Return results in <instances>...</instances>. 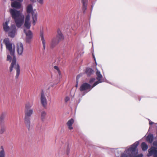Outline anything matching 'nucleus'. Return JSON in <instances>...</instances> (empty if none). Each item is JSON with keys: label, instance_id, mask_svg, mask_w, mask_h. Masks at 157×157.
Returning a JSON list of instances; mask_svg holds the SVG:
<instances>
[{"label": "nucleus", "instance_id": "f257e3e1", "mask_svg": "<svg viewBox=\"0 0 157 157\" xmlns=\"http://www.w3.org/2000/svg\"><path fill=\"white\" fill-rule=\"evenodd\" d=\"M3 42L6 45V48L10 52V54L13 56L12 62L10 67V71L11 72L14 67L16 70V75L15 76L16 78H17L20 73V66L18 64H16V59L14 55V50L12 49V44L10 42L8 38H6L3 40Z\"/></svg>", "mask_w": 157, "mask_h": 157}, {"label": "nucleus", "instance_id": "f03ea898", "mask_svg": "<svg viewBox=\"0 0 157 157\" xmlns=\"http://www.w3.org/2000/svg\"><path fill=\"white\" fill-rule=\"evenodd\" d=\"M33 104L29 102H27L25 105L24 110V123L28 131L30 130L31 118L30 117L33 114V110L31 108L33 106Z\"/></svg>", "mask_w": 157, "mask_h": 157}, {"label": "nucleus", "instance_id": "7ed1b4c3", "mask_svg": "<svg viewBox=\"0 0 157 157\" xmlns=\"http://www.w3.org/2000/svg\"><path fill=\"white\" fill-rule=\"evenodd\" d=\"M10 12L12 18L14 19L17 28H20L24 21V16L20 11L14 9H10Z\"/></svg>", "mask_w": 157, "mask_h": 157}, {"label": "nucleus", "instance_id": "20e7f679", "mask_svg": "<svg viewBox=\"0 0 157 157\" xmlns=\"http://www.w3.org/2000/svg\"><path fill=\"white\" fill-rule=\"evenodd\" d=\"M139 142L136 141L127 150H126L124 153L122 154L121 157H132L136 152V148L138 145Z\"/></svg>", "mask_w": 157, "mask_h": 157}, {"label": "nucleus", "instance_id": "39448f33", "mask_svg": "<svg viewBox=\"0 0 157 157\" xmlns=\"http://www.w3.org/2000/svg\"><path fill=\"white\" fill-rule=\"evenodd\" d=\"M26 12L28 14L31 13L33 18V25H35L36 21H37V14L36 13H34L33 11V6L31 4L28 5L26 8Z\"/></svg>", "mask_w": 157, "mask_h": 157}, {"label": "nucleus", "instance_id": "423d86ee", "mask_svg": "<svg viewBox=\"0 0 157 157\" xmlns=\"http://www.w3.org/2000/svg\"><path fill=\"white\" fill-rule=\"evenodd\" d=\"M96 75H97L96 79L98 81L95 82L94 83L92 86V88H93L97 85L99 83L103 82H104V80L102 78V75L101 74L100 71L97 70Z\"/></svg>", "mask_w": 157, "mask_h": 157}, {"label": "nucleus", "instance_id": "0eeeda50", "mask_svg": "<svg viewBox=\"0 0 157 157\" xmlns=\"http://www.w3.org/2000/svg\"><path fill=\"white\" fill-rule=\"evenodd\" d=\"M24 32L25 33L26 37L25 40L26 43H30L33 37V33L30 30L28 31L25 29H24Z\"/></svg>", "mask_w": 157, "mask_h": 157}, {"label": "nucleus", "instance_id": "6e6552de", "mask_svg": "<svg viewBox=\"0 0 157 157\" xmlns=\"http://www.w3.org/2000/svg\"><path fill=\"white\" fill-rule=\"evenodd\" d=\"M9 31V36L12 38H13L17 33L15 25H12Z\"/></svg>", "mask_w": 157, "mask_h": 157}, {"label": "nucleus", "instance_id": "1a4fd4ad", "mask_svg": "<svg viewBox=\"0 0 157 157\" xmlns=\"http://www.w3.org/2000/svg\"><path fill=\"white\" fill-rule=\"evenodd\" d=\"M40 102L43 107L45 108L47 105V99L44 95L43 90H42L41 92Z\"/></svg>", "mask_w": 157, "mask_h": 157}, {"label": "nucleus", "instance_id": "9d476101", "mask_svg": "<svg viewBox=\"0 0 157 157\" xmlns=\"http://www.w3.org/2000/svg\"><path fill=\"white\" fill-rule=\"evenodd\" d=\"M93 88L92 86L88 83L85 82L82 84L80 87V90L81 91L89 90H90Z\"/></svg>", "mask_w": 157, "mask_h": 157}, {"label": "nucleus", "instance_id": "9b49d317", "mask_svg": "<svg viewBox=\"0 0 157 157\" xmlns=\"http://www.w3.org/2000/svg\"><path fill=\"white\" fill-rule=\"evenodd\" d=\"M30 15L27 14L24 23V27L28 29H29L31 27V23L30 21Z\"/></svg>", "mask_w": 157, "mask_h": 157}, {"label": "nucleus", "instance_id": "f8f14e48", "mask_svg": "<svg viewBox=\"0 0 157 157\" xmlns=\"http://www.w3.org/2000/svg\"><path fill=\"white\" fill-rule=\"evenodd\" d=\"M17 51L18 54L21 55L23 51V46L21 42L18 43L17 44Z\"/></svg>", "mask_w": 157, "mask_h": 157}, {"label": "nucleus", "instance_id": "ddd939ff", "mask_svg": "<svg viewBox=\"0 0 157 157\" xmlns=\"http://www.w3.org/2000/svg\"><path fill=\"white\" fill-rule=\"evenodd\" d=\"M148 152L149 155H148V156L153 155L154 157H157V148L151 147Z\"/></svg>", "mask_w": 157, "mask_h": 157}, {"label": "nucleus", "instance_id": "4468645a", "mask_svg": "<svg viewBox=\"0 0 157 157\" xmlns=\"http://www.w3.org/2000/svg\"><path fill=\"white\" fill-rule=\"evenodd\" d=\"M11 6L16 9H19L21 7V5L20 2L14 1L11 3Z\"/></svg>", "mask_w": 157, "mask_h": 157}, {"label": "nucleus", "instance_id": "2eb2a0df", "mask_svg": "<svg viewBox=\"0 0 157 157\" xmlns=\"http://www.w3.org/2000/svg\"><path fill=\"white\" fill-rule=\"evenodd\" d=\"M40 36L42 43L43 49L44 50H45L46 42L44 38V33L42 31H40Z\"/></svg>", "mask_w": 157, "mask_h": 157}, {"label": "nucleus", "instance_id": "dca6fc26", "mask_svg": "<svg viewBox=\"0 0 157 157\" xmlns=\"http://www.w3.org/2000/svg\"><path fill=\"white\" fill-rule=\"evenodd\" d=\"M60 41L56 37L54 38L52 41L51 44V47L53 48L55 46L57 45L59 42Z\"/></svg>", "mask_w": 157, "mask_h": 157}, {"label": "nucleus", "instance_id": "f3484780", "mask_svg": "<svg viewBox=\"0 0 157 157\" xmlns=\"http://www.w3.org/2000/svg\"><path fill=\"white\" fill-rule=\"evenodd\" d=\"M56 37L60 41L64 39V36L60 30H58L57 35Z\"/></svg>", "mask_w": 157, "mask_h": 157}, {"label": "nucleus", "instance_id": "a211bd4d", "mask_svg": "<svg viewBox=\"0 0 157 157\" xmlns=\"http://www.w3.org/2000/svg\"><path fill=\"white\" fill-rule=\"evenodd\" d=\"M74 120L72 118L69 120L67 122V124L70 130H71L73 128L72 127V125L74 123Z\"/></svg>", "mask_w": 157, "mask_h": 157}, {"label": "nucleus", "instance_id": "6ab92c4d", "mask_svg": "<svg viewBox=\"0 0 157 157\" xmlns=\"http://www.w3.org/2000/svg\"><path fill=\"white\" fill-rule=\"evenodd\" d=\"M9 21H6L5 23L3 24V28L4 30L6 32H8L10 28L8 25Z\"/></svg>", "mask_w": 157, "mask_h": 157}, {"label": "nucleus", "instance_id": "aec40b11", "mask_svg": "<svg viewBox=\"0 0 157 157\" xmlns=\"http://www.w3.org/2000/svg\"><path fill=\"white\" fill-rule=\"evenodd\" d=\"M94 70L90 68H87L86 69V73L87 76H90L94 73Z\"/></svg>", "mask_w": 157, "mask_h": 157}, {"label": "nucleus", "instance_id": "412c9836", "mask_svg": "<svg viewBox=\"0 0 157 157\" xmlns=\"http://www.w3.org/2000/svg\"><path fill=\"white\" fill-rule=\"evenodd\" d=\"M87 1L88 0H82V2L83 4L82 10L84 13L86 10Z\"/></svg>", "mask_w": 157, "mask_h": 157}, {"label": "nucleus", "instance_id": "4be33fe9", "mask_svg": "<svg viewBox=\"0 0 157 157\" xmlns=\"http://www.w3.org/2000/svg\"><path fill=\"white\" fill-rule=\"evenodd\" d=\"M153 134H150L147 136L146 138V140L149 143H151L153 140Z\"/></svg>", "mask_w": 157, "mask_h": 157}, {"label": "nucleus", "instance_id": "5701e85b", "mask_svg": "<svg viewBox=\"0 0 157 157\" xmlns=\"http://www.w3.org/2000/svg\"><path fill=\"white\" fill-rule=\"evenodd\" d=\"M47 117V113L44 111H43L41 113V119L42 121H44Z\"/></svg>", "mask_w": 157, "mask_h": 157}, {"label": "nucleus", "instance_id": "b1692460", "mask_svg": "<svg viewBox=\"0 0 157 157\" xmlns=\"http://www.w3.org/2000/svg\"><path fill=\"white\" fill-rule=\"evenodd\" d=\"M0 149L1 150L0 151V157H5V152L3 147L1 146Z\"/></svg>", "mask_w": 157, "mask_h": 157}, {"label": "nucleus", "instance_id": "393cba45", "mask_svg": "<svg viewBox=\"0 0 157 157\" xmlns=\"http://www.w3.org/2000/svg\"><path fill=\"white\" fill-rule=\"evenodd\" d=\"M141 146L142 150L144 151H146L148 148V145L144 142L142 143Z\"/></svg>", "mask_w": 157, "mask_h": 157}, {"label": "nucleus", "instance_id": "a878e982", "mask_svg": "<svg viewBox=\"0 0 157 157\" xmlns=\"http://www.w3.org/2000/svg\"><path fill=\"white\" fill-rule=\"evenodd\" d=\"M6 116V114L5 113H3L2 114L0 118V121L1 122H2L4 121Z\"/></svg>", "mask_w": 157, "mask_h": 157}, {"label": "nucleus", "instance_id": "bb28decb", "mask_svg": "<svg viewBox=\"0 0 157 157\" xmlns=\"http://www.w3.org/2000/svg\"><path fill=\"white\" fill-rule=\"evenodd\" d=\"M54 68L55 69L57 70L59 75H61V72L59 70V67L57 66H54Z\"/></svg>", "mask_w": 157, "mask_h": 157}, {"label": "nucleus", "instance_id": "cd10ccee", "mask_svg": "<svg viewBox=\"0 0 157 157\" xmlns=\"http://www.w3.org/2000/svg\"><path fill=\"white\" fill-rule=\"evenodd\" d=\"M70 151V148L69 147V145L68 144H67V149L66 151V154L67 155H68Z\"/></svg>", "mask_w": 157, "mask_h": 157}, {"label": "nucleus", "instance_id": "c85d7f7f", "mask_svg": "<svg viewBox=\"0 0 157 157\" xmlns=\"http://www.w3.org/2000/svg\"><path fill=\"white\" fill-rule=\"evenodd\" d=\"M12 59V58L10 55H8L7 56V61H9L10 62H11V61Z\"/></svg>", "mask_w": 157, "mask_h": 157}, {"label": "nucleus", "instance_id": "c756f323", "mask_svg": "<svg viewBox=\"0 0 157 157\" xmlns=\"http://www.w3.org/2000/svg\"><path fill=\"white\" fill-rule=\"evenodd\" d=\"M41 125L40 124H38L36 126V130H40L41 128Z\"/></svg>", "mask_w": 157, "mask_h": 157}, {"label": "nucleus", "instance_id": "7c9ffc66", "mask_svg": "<svg viewBox=\"0 0 157 157\" xmlns=\"http://www.w3.org/2000/svg\"><path fill=\"white\" fill-rule=\"evenodd\" d=\"M96 79L95 78H92L90 79V81H89V82L90 84L92 83L93 82H94L95 80Z\"/></svg>", "mask_w": 157, "mask_h": 157}, {"label": "nucleus", "instance_id": "2f4dec72", "mask_svg": "<svg viewBox=\"0 0 157 157\" xmlns=\"http://www.w3.org/2000/svg\"><path fill=\"white\" fill-rule=\"evenodd\" d=\"M5 130V128L4 127H2L0 130V133L1 134L3 133Z\"/></svg>", "mask_w": 157, "mask_h": 157}, {"label": "nucleus", "instance_id": "473e14b6", "mask_svg": "<svg viewBox=\"0 0 157 157\" xmlns=\"http://www.w3.org/2000/svg\"><path fill=\"white\" fill-rule=\"evenodd\" d=\"M81 75H78L76 77V82L78 83V79L80 78L81 77Z\"/></svg>", "mask_w": 157, "mask_h": 157}, {"label": "nucleus", "instance_id": "72a5a7b5", "mask_svg": "<svg viewBox=\"0 0 157 157\" xmlns=\"http://www.w3.org/2000/svg\"><path fill=\"white\" fill-rule=\"evenodd\" d=\"M37 1L40 4H43L44 3V0H37Z\"/></svg>", "mask_w": 157, "mask_h": 157}, {"label": "nucleus", "instance_id": "f704fd0d", "mask_svg": "<svg viewBox=\"0 0 157 157\" xmlns=\"http://www.w3.org/2000/svg\"><path fill=\"white\" fill-rule=\"evenodd\" d=\"M70 100V98L68 97H67L65 98V101L66 102H67L68 101Z\"/></svg>", "mask_w": 157, "mask_h": 157}, {"label": "nucleus", "instance_id": "c9c22d12", "mask_svg": "<svg viewBox=\"0 0 157 157\" xmlns=\"http://www.w3.org/2000/svg\"><path fill=\"white\" fill-rule=\"evenodd\" d=\"M153 145L154 146L157 147V141H155L154 142Z\"/></svg>", "mask_w": 157, "mask_h": 157}, {"label": "nucleus", "instance_id": "e433bc0d", "mask_svg": "<svg viewBox=\"0 0 157 157\" xmlns=\"http://www.w3.org/2000/svg\"><path fill=\"white\" fill-rule=\"evenodd\" d=\"M143 157L142 154H140L137 155L135 156L134 157Z\"/></svg>", "mask_w": 157, "mask_h": 157}, {"label": "nucleus", "instance_id": "4c0bfd02", "mask_svg": "<svg viewBox=\"0 0 157 157\" xmlns=\"http://www.w3.org/2000/svg\"><path fill=\"white\" fill-rule=\"evenodd\" d=\"M92 55H93V58H94V60H95V62L96 64H97V63H96V59H95V57L94 56V54H92Z\"/></svg>", "mask_w": 157, "mask_h": 157}, {"label": "nucleus", "instance_id": "58836bf2", "mask_svg": "<svg viewBox=\"0 0 157 157\" xmlns=\"http://www.w3.org/2000/svg\"><path fill=\"white\" fill-rule=\"evenodd\" d=\"M149 124L150 125H151L153 123V122L151 121L150 120H149Z\"/></svg>", "mask_w": 157, "mask_h": 157}, {"label": "nucleus", "instance_id": "ea45409f", "mask_svg": "<svg viewBox=\"0 0 157 157\" xmlns=\"http://www.w3.org/2000/svg\"><path fill=\"white\" fill-rule=\"evenodd\" d=\"M93 7H94V5H92L91 6V11L92 10L93 8Z\"/></svg>", "mask_w": 157, "mask_h": 157}, {"label": "nucleus", "instance_id": "a19ab883", "mask_svg": "<svg viewBox=\"0 0 157 157\" xmlns=\"http://www.w3.org/2000/svg\"><path fill=\"white\" fill-rule=\"evenodd\" d=\"M78 83H77V84L76 85V87H78Z\"/></svg>", "mask_w": 157, "mask_h": 157}, {"label": "nucleus", "instance_id": "79ce46f5", "mask_svg": "<svg viewBox=\"0 0 157 157\" xmlns=\"http://www.w3.org/2000/svg\"><path fill=\"white\" fill-rule=\"evenodd\" d=\"M30 0L32 2H33L34 1V0Z\"/></svg>", "mask_w": 157, "mask_h": 157}, {"label": "nucleus", "instance_id": "37998d69", "mask_svg": "<svg viewBox=\"0 0 157 157\" xmlns=\"http://www.w3.org/2000/svg\"><path fill=\"white\" fill-rule=\"evenodd\" d=\"M140 99H139V101H140Z\"/></svg>", "mask_w": 157, "mask_h": 157}]
</instances>
